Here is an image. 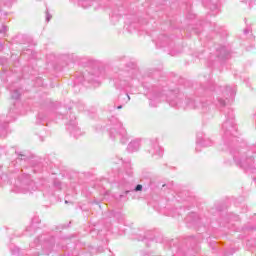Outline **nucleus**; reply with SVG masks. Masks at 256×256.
<instances>
[{"mask_svg": "<svg viewBox=\"0 0 256 256\" xmlns=\"http://www.w3.org/2000/svg\"><path fill=\"white\" fill-rule=\"evenodd\" d=\"M75 119V116H71V119L67 123V130L72 137L79 139V137L83 135V132H81V129L77 126V121H75Z\"/></svg>", "mask_w": 256, "mask_h": 256, "instance_id": "nucleus-11", "label": "nucleus"}, {"mask_svg": "<svg viewBox=\"0 0 256 256\" xmlns=\"http://www.w3.org/2000/svg\"><path fill=\"white\" fill-rule=\"evenodd\" d=\"M132 79H139L138 70L120 71L118 77L114 78V85L116 89H125V87H131Z\"/></svg>", "mask_w": 256, "mask_h": 256, "instance_id": "nucleus-4", "label": "nucleus"}, {"mask_svg": "<svg viewBox=\"0 0 256 256\" xmlns=\"http://www.w3.org/2000/svg\"><path fill=\"white\" fill-rule=\"evenodd\" d=\"M197 219H199V216H197V213H191L187 216L186 221L187 223H197Z\"/></svg>", "mask_w": 256, "mask_h": 256, "instance_id": "nucleus-22", "label": "nucleus"}, {"mask_svg": "<svg viewBox=\"0 0 256 256\" xmlns=\"http://www.w3.org/2000/svg\"><path fill=\"white\" fill-rule=\"evenodd\" d=\"M7 31H8V28H7V26H5V25H3V26L1 27V29H0L1 35H5V33H7Z\"/></svg>", "mask_w": 256, "mask_h": 256, "instance_id": "nucleus-25", "label": "nucleus"}, {"mask_svg": "<svg viewBox=\"0 0 256 256\" xmlns=\"http://www.w3.org/2000/svg\"><path fill=\"white\" fill-rule=\"evenodd\" d=\"M196 144L197 147H211L213 145V142L209 139H206L203 133H198Z\"/></svg>", "mask_w": 256, "mask_h": 256, "instance_id": "nucleus-13", "label": "nucleus"}, {"mask_svg": "<svg viewBox=\"0 0 256 256\" xmlns=\"http://www.w3.org/2000/svg\"><path fill=\"white\" fill-rule=\"evenodd\" d=\"M140 147H141V143H140L138 140H134V141H132V142H130V143L128 144L127 149H128V151H129L130 153H135V151H137L138 149H140Z\"/></svg>", "mask_w": 256, "mask_h": 256, "instance_id": "nucleus-17", "label": "nucleus"}, {"mask_svg": "<svg viewBox=\"0 0 256 256\" xmlns=\"http://www.w3.org/2000/svg\"><path fill=\"white\" fill-rule=\"evenodd\" d=\"M156 45L157 47H169V45H171V38L165 34H162L158 37Z\"/></svg>", "mask_w": 256, "mask_h": 256, "instance_id": "nucleus-14", "label": "nucleus"}, {"mask_svg": "<svg viewBox=\"0 0 256 256\" xmlns=\"http://www.w3.org/2000/svg\"><path fill=\"white\" fill-rule=\"evenodd\" d=\"M9 115H11V112H9Z\"/></svg>", "mask_w": 256, "mask_h": 256, "instance_id": "nucleus-37", "label": "nucleus"}, {"mask_svg": "<svg viewBox=\"0 0 256 256\" xmlns=\"http://www.w3.org/2000/svg\"><path fill=\"white\" fill-rule=\"evenodd\" d=\"M102 71L99 68H94L92 72L87 74L83 73L82 77L76 78V83H83V81H88L89 83H99V78L102 77Z\"/></svg>", "mask_w": 256, "mask_h": 256, "instance_id": "nucleus-7", "label": "nucleus"}, {"mask_svg": "<svg viewBox=\"0 0 256 256\" xmlns=\"http://www.w3.org/2000/svg\"><path fill=\"white\" fill-rule=\"evenodd\" d=\"M0 51H3V43L0 42Z\"/></svg>", "mask_w": 256, "mask_h": 256, "instance_id": "nucleus-31", "label": "nucleus"}, {"mask_svg": "<svg viewBox=\"0 0 256 256\" xmlns=\"http://www.w3.org/2000/svg\"><path fill=\"white\" fill-rule=\"evenodd\" d=\"M120 189H124V194H120L118 196V201H123L125 199L126 195H129V193L137 192V191H143V185L138 184L134 189L131 188V184L129 182H122L120 183Z\"/></svg>", "mask_w": 256, "mask_h": 256, "instance_id": "nucleus-9", "label": "nucleus"}, {"mask_svg": "<svg viewBox=\"0 0 256 256\" xmlns=\"http://www.w3.org/2000/svg\"><path fill=\"white\" fill-rule=\"evenodd\" d=\"M142 256H153L151 253L142 252Z\"/></svg>", "mask_w": 256, "mask_h": 256, "instance_id": "nucleus-29", "label": "nucleus"}, {"mask_svg": "<svg viewBox=\"0 0 256 256\" xmlns=\"http://www.w3.org/2000/svg\"><path fill=\"white\" fill-rule=\"evenodd\" d=\"M12 255H19V248L14 247V249H11Z\"/></svg>", "mask_w": 256, "mask_h": 256, "instance_id": "nucleus-26", "label": "nucleus"}, {"mask_svg": "<svg viewBox=\"0 0 256 256\" xmlns=\"http://www.w3.org/2000/svg\"><path fill=\"white\" fill-rule=\"evenodd\" d=\"M110 127H109V135L111 139H120L121 143L125 145L127 143V130L123 128V124L117 117H112L109 119Z\"/></svg>", "mask_w": 256, "mask_h": 256, "instance_id": "nucleus-3", "label": "nucleus"}, {"mask_svg": "<svg viewBox=\"0 0 256 256\" xmlns=\"http://www.w3.org/2000/svg\"><path fill=\"white\" fill-rule=\"evenodd\" d=\"M222 131L224 133V140L227 141L229 137H234L237 133V124H235V114L231 109L226 113V121L222 124Z\"/></svg>", "mask_w": 256, "mask_h": 256, "instance_id": "nucleus-5", "label": "nucleus"}, {"mask_svg": "<svg viewBox=\"0 0 256 256\" xmlns=\"http://www.w3.org/2000/svg\"><path fill=\"white\" fill-rule=\"evenodd\" d=\"M79 111H83V108H79Z\"/></svg>", "mask_w": 256, "mask_h": 256, "instance_id": "nucleus-35", "label": "nucleus"}, {"mask_svg": "<svg viewBox=\"0 0 256 256\" xmlns=\"http://www.w3.org/2000/svg\"><path fill=\"white\" fill-rule=\"evenodd\" d=\"M192 241H193L194 245H196V243H197V240H195V239H192Z\"/></svg>", "mask_w": 256, "mask_h": 256, "instance_id": "nucleus-33", "label": "nucleus"}, {"mask_svg": "<svg viewBox=\"0 0 256 256\" xmlns=\"http://www.w3.org/2000/svg\"><path fill=\"white\" fill-rule=\"evenodd\" d=\"M182 254H183V252L181 251V249L178 250L177 255H182Z\"/></svg>", "mask_w": 256, "mask_h": 256, "instance_id": "nucleus-32", "label": "nucleus"}, {"mask_svg": "<svg viewBox=\"0 0 256 256\" xmlns=\"http://www.w3.org/2000/svg\"><path fill=\"white\" fill-rule=\"evenodd\" d=\"M11 99L18 101L21 99V88H10Z\"/></svg>", "mask_w": 256, "mask_h": 256, "instance_id": "nucleus-18", "label": "nucleus"}, {"mask_svg": "<svg viewBox=\"0 0 256 256\" xmlns=\"http://www.w3.org/2000/svg\"><path fill=\"white\" fill-rule=\"evenodd\" d=\"M217 57L218 59H228L229 58V49L225 46H220L217 48Z\"/></svg>", "mask_w": 256, "mask_h": 256, "instance_id": "nucleus-16", "label": "nucleus"}, {"mask_svg": "<svg viewBox=\"0 0 256 256\" xmlns=\"http://www.w3.org/2000/svg\"><path fill=\"white\" fill-rule=\"evenodd\" d=\"M13 191L14 193H33L37 191V185L29 178V175H26V178L20 181V186H16Z\"/></svg>", "mask_w": 256, "mask_h": 256, "instance_id": "nucleus-6", "label": "nucleus"}, {"mask_svg": "<svg viewBox=\"0 0 256 256\" xmlns=\"http://www.w3.org/2000/svg\"><path fill=\"white\" fill-rule=\"evenodd\" d=\"M4 7H11L13 5V0H2Z\"/></svg>", "mask_w": 256, "mask_h": 256, "instance_id": "nucleus-24", "label": "nucleus"}, {"mask_svg": "<svg viewBox=\"0 0 256 256\" xmlns=\"http://www.w3.org/2000/svg\"><path fill=\"white\" fill-rule=\"evenodd\" d=\"M131 101V97H129V94H120L118 99L108 105V111H115V109H123V105L126 103H129Z\"/></svg>", "mask_w": 256, "mask_h": 256, "instance_id": "nucleus-8", "label": "nucleus"}, {"mask_svg": "<svg viewBox=\"0 0 256 256\" xmlns=\"http://www.w3.org/2000/svg\"><path fill=\"white\" fill-rule=\"evenodd\" d=\"M214 104L216 105V107H225L227 103L221 96H217Z\"/></svg>", "mask_w": 256, "mask_h": 256, "instance_id": "nucleus-23", "label": "nucleus"}, {"mask_svg": "<svg viewBox=\"0 0 256 256\" xmlns=\"http://www.w3.org/2000/svg\"><path fill=\"white\" fill-rule=\"evenodd\" d=\"M203 5L204 7H208V9H210L211 11H217V9H219L217 4L213 3L211 0H205L203 2Z\"/></svg>", "mask_w": 256, "mask_h": 256, "instance_id": "nucleus-20", "label": "nucleus"}, {"mask_svg": "<svg viewBox=\"0 0 256 256\" xmlns=\"http://www.w3.org/2000/svg\"><path fill=\"white\" fill-rule=\"evenodd\" d=\"M149 101H150V107H157L158 103H161L164 99H166L167 103H169L170 107H176L177 109L183 107V109H203L204 111H207V104L201 102V99L196 98H187L185 101V105L183 104L184 96L183 94H179L175 91H169L167 96L163 95L159 91L158 87H152L148 89V92L146 93Z\"/></svg>", "mask_w": 256, "mask_h": 256, "instance_id": "nucleus-1", "label": "nucleus"}, {"mask_svg": "<svg viewBox=\"0 0 256 256\" xmlns=\"http://www.w3.org/2000/svg\"><path fill=\"white\" fill-rule=\"evenodd\" d=\"M65 203L67 204V203H69V201L65 200Z\"/></svg>", "mask_w": 256, "mask_h": 256, "instance_id": "nucleus-36", "label": "nucleus"}, {"mask_svg": "<svg viewBox=\"0 0 256 256\" xmlns=\"http://www.w3.org/2000/svg\"><path fill=\"white\" fill-rule=\"evenodd\" d=\"M45 123H47V114L39 112L36 119V125H45Z\"/></svg>", "mask_w": 256, "mask_h": 256, "instance_id": "nucleus-19", "label": "nucleus"}, {"mask_svg": "<svg viewBox=\"0 0 256 256\" xmlns=\"http://www.w3.org/2000/svg\"><path fill=\"white\" fill-rule=\"evenodd\" d=\"M78 88H79V86H78V85H75V86H74V89H78Z\"/></svg>", "mask_w": 256, "mask_h": 256, "instance_id": "nucleus-34", "label": "nucleus"}, {"mask_svg": "<svg viewBox=\"0 0 256 256\" xmlns=\"http://www.w3.org/2000/svg\"><path fill=\"white\" fill-rule=\"evenodd\" d=\"M41 223V219L39 217L35 216L32 218L31 225L26 228V233H35L37 231V225Z\"/></svg>", "mask_w": 256, "mask_h": 256, "instance_id": "nucleus-15", "label": "nucleus"}, {"mask_svg": "<svg viewBox=\"0 0 256 256\" xmlns=\"http://www.w3.org/2000/svg\"><path fill=\"white\" fill-rule=\"evenodd\" d=\"M215 91L217 95H224L226 99H233L237 90L235 87L227 86L224 90L222 87H218Z\"/></svg>", "mask_w": 256, "mask_h": 256, "instance_id": "nucleus-12", "label": "nucleus"}, {"mask_svg": "<svg viewBox=\"0 0 256 256\" xmlns=\"http://www.w3.org/2000/svg\"><path fill=\"white\" fill-rule=\"evenodd\" d=\"M149 147L150 148L148 149V152L150 155H152V157H157L158 159L163 157V148L159 146V140H157V138L151 139L149 141Z\"/></svg>", "mask_w": 256, "mask_h": 256, "instance_id": "nucleus-10", "label": "nucleus"}, {"mask_svg": "<svg viewBox=\"0 0 256 256\" xmlns=\"http://www.w3.org/2000/svg\"><path fill=\"white\" fill-rule=\"evenodd\" d=\"M34 243L37 244V247L41 246L44 255H49L52 251H57V249H65V240H58L55 246V237L51 236V234H42L34 240Z\"/></svg>", "mask_w": 256, "mask_h": 256, "instance_id": "nucleus-2", "label": "nucleus"}, {"mask_svg": "<svg viewBox=\"0 0 256 256\" xmlns=\"http://www.w3.org/2000/svg\"><path fill=\"white\" fill-rule=\"evenodd\" d=\"M9 128V123L5 122L0 124V137H7V129Z\"/></svg>", "mask_w": 256, "mask_h": 256, "instance_id": "nucleus-21", "label": "nucleus"}, {"mask_svg": "<svg viewBox=\"0 0 256 256\" xmlns=\"http://www.w3.org/2000/svg\"><path fill=\"white\" fill-rule=\"evenodd\" d=\"M244 34L245 35L249 34V29H244Z\"/></svg>", "mask_w": 256, "mask_h": 256, "instance_id": "nucleus-30", "label": "nucleus"}, {"mask_svg": "<svg viewBox=\"0 0 256 256\" xmlns=\"http://www.w3.org/2000/svg\"><path fill=\"white\" fill-rule=\"evenodd\" d=\"M18 157H19V159H20L21 161H23V160L25 161V159H26V158H25V157H26L25 154H22V153H19V154H18Z\"/></svg>", "mask_w": 256, "mask_h": 256, "instance_id": "nucleus-27", "label": "nucleus"}, {"mask_svg": "<svg viewBox=\"0 0 256 256\" xmlns=\"http://www.w3.org/2000/svg\"><path fill=\"white\" fill-rule=\"evenodd\" d=\"M46 21H51V15L49 14V11H46Z\"/></svg>", "mask_w": 256, "mask_h": 256, "instance_id": "nucleus-28", "label": "nucleus"}]
</instances>
